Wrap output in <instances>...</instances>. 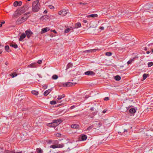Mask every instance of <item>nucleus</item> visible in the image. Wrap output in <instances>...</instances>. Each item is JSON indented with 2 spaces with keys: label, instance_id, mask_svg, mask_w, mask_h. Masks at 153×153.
I'll return each instance as SVG.
<instances>
[{
  "label": "nucleus",
  "instance_id": "1",
  "mask_svg": "<svg viewBox=\"0 0 153 153\" xmlns=\"http://www.w3.org/2000/svg\"><path fill=\"white\" fill-rule=\"evenodd\" d=\"M40 8V3L38 0L34 1L32 4V10L34 12H36L39 10Z\"/></svg>",
  "mask_w": 153,
  "mask_h": 153
},
{
  "label": "nucleus",
  "instance_id": "2",
  "mask_svg": "<svg viewBox=\"0 0 153 153\" xmlns=\"http://www.w3.org/2000/svg\"><path fill=\"white\" fill-rule=\"evenodd\" d=\"M76 83H73L71 82H66L63 83L62 85L64 87H69L72 86L76 84Z\"/></svg>",
  "mask_w": 153,
  "mask_h": 153
},
{
  "label": "nucleus",
  "instance_id": "3",
  "mask_svg": "<svg viewBox=\"0 0 153 153\" xmlns=\"http://www.w3.org/2000/svg\"><path fill=\"white\" fill-rule=\"evenodd\" d=\"M93 124L94 128L95 129H97L99 128L102 126V123L100 122H98L97 121L95 122H93Z\"/></svg>",
  "mask_w": 153,
  "mask_h": 153
},
{
  "label": "nucleus",
  "instance_id": "4",
  "mask_svg": "<svg viewBox=\"0 0 153 153\" xmlns=\"http://www.w3.org/2000/svg\"><path fill=\"white\" fill-rule=\"evenodd\" d=\"M33 34L30 30L28 29L25 31V34L28 39H29Z\"/></svg>",
  "mask_w": 153,
  "mask_h": 153
},
{
  "label": "nucleus",
  "instance_id": "5",
  "mask_svg": "<svg viewBox=\"0 0 153 153\" xmlns=\"http://www.w3.org/2000/svg\"><path fill=\"white\" fill-rule=\"evenodd\" d=\"M85 74L88 76H94L95 75V73L93 71H89L85 72Z\"/></svg>",
  "mask_w": 153,
  "mask_h": 153
},
{
  "label": "nucleus",
  "instance_id": "6",
  "mask_svg": "<svg viewBox=\"0 0 153 153\" xmlns=\"http://www.w3.org/2000/svg\"><path fill=\"white\" fill-rule=\"evenodd\" d=\"M57 124L55 123V122H53L52 123H48L47 124V126L51 127H54L57 126Z\"/></svg>",
  "mask_w": 153,
  "mask_h": 153
},
{
  "label": "nucleus",
  "instance_id": "7",
  "mask_svg": "<svg viewBox=\"0 0 153 153\" xmlns=\"http://www.w3.org/2000/svg\"><path fill=\"white\" fill-rule=\"evenodd\" d=\"M22 2L21 1H15L13 3V5L15 7H17V6H20L22 4Z\"/></svg>",
  "mask_w": 153,
  "mask_h": 153
},
{
  "label": "nucleus",
  "instance_id": "8",
  "mask_svg": "<svg viewBox=\"0 0 153 153\" xmlns=\"http://www.w3.org/2000/svg\"><path fill=\"white\" fill-rule=\"evenodd\" d=\"M87 138V136L85 134L81 135L79 137L80 140L84 141L86 140Z\"/></svg>",
  "mask_w": 153,
  "mask_h": 153
},
{
  "label": "nucleus",
  "instance_id": "9",
  "mask_svg": "<svg viewBox=\"0 0 153 153\" xmlns=\"http://www.w3.org/2000/svg\"><path fill=\"white\" fill-rule=\"evenodd\" d=\"M26 11V10L25 9V8H23V7H21L19 9L18 13L20 15H21V14L24 13Z\"/></svg>",
  "mask_w": 153,
  "mask_h": 153
},
{
  "label": "nucleus",
  "instance_id": "10",
  "mask_svg": "<svg viewBox=\"0 0 153 153\" xmlns=\"http://www.w3.org/2000/svg\"><path fill=\"white\" fill-rule=\"evenodd\" d=\"M67 12L66 10L64 9L61 10L59 12V14L62 16H65L67 14Z\"/></svg>",
  "mask_w": 153,
  "mask_h": 153
},
{
  "label": "nucleus",
  "instance_id": "11",
  "mask_svg": "<svg viewBox=\"0 0 153 153\" xmlns=\"http://www.w3.org/2000/svg\"><path fill=\"white\" fill-rule=\"evenodd\" d=\"M50 30V28L48 27H46L42 29L41 31V33L43 34L45 33L47 31H48Z\"/></svg>",
  "mask_w": 153,
  "mask_h": 153
},
{
  "label": "nucleus",
  "instance_id": "12",
  "mask_svg": "<svg viewBox=\"0 0 153 153\" xmlns=\"http://www.w3.org/2000/svg\"><path fill=\"white\" fill-rule=\"evenodd\" d=\"M26 36L25 34L24 33H23L22 34L19 39V41H22Z\"/></svg>",
  "mask_w": 153,
  "mask_h": 153
},
{
  "label": "nucleus",
  "instance_id": "13",
  "mask_svg": "<svg viewBox=\"0 0 153 153\" xmlns=\"http://www.w3.org/2000/svg\"><path fill=\"white\" fill-rule=\"evenodd\" d=\"M97 50L98 49H90V50H87L84 51L83 52H84V53L94 52H96Z\"/></svg>",
  "mask_w": 153,
  "mask_h": 153
},
{
  "label": "nucleus",
  "instance_id": "14",
  "mask_svg": "<svg viewBox=\"0 0 153 153\" xmlns=\"http://www.w3.org/2000/svg\"><path fill=\"white\" fill-rule=\"evenodd\" d=\"M30 7V5H29V3L27 2H26V3L23 6V8H24L26 10V11L28 10V8Z\"/></svg>",
  "mask_w": 153,
  "mask_h": 153
},
{
  "label": "nucleus",
  "instance_id": "15",
  "mask_svg": "<svg viewBox=\"0 0 153 153\" xmlns=\"http://www.w3.org/2000/svg\"><path fill=\"white\" fill-rule=\"evenodd\" d=\"M53 122H55L56 124H57V126L61 123L62 120L61 119H58L57 120H53Z\"/></svg>",
  "mask_w": 153,
  "mask_h": 153
},
{
  "label": "nucleus",
  "instance_id": "16",
  "mask_svg": "<svg viewBox=\"0 0 153 153\" xmlns=\"http://www.w3.org/2000/svg\"><path fill=\"white\" fill-rule=\"evenodd\" d=\"M51 89H49L48 90L45 91L43 94L44 96H46L48 95L49 93L51 91Z\"/></svg>",
  "mask_w": 153,
  "mask_h": 153
},
{
  "label": "nucleus",
  "instance_id": "17",
  "mask_svg": "<svg viewBox=\"0 0 153 153\" xmlns=\"http://www.w3.org/2000/svg\"><path fill=\"white\" fill-rule=\"evenodd\" d=\"M74 29L73 27H70L69 28H67L65 30V33H68L71 30H73Z\"/></svg>",
  "mask_w": 153,
  "mask_h": 153
},
{
  "label": "nucleus",
  "instance_id": "18",
  "mask_svg": "<svg viewBox=\"0 0 153 153\" xmlns=\"http://www.w3.org/2000/svg\"><path fill=\"white\" fill-rule=\"evenodd\" d=\"M98 16V15L97 14H91L90 15H88L86 16V17L87 18H90V17H97Z\"/></svg>",
  "mask_w": 153,
  "mask_h": 153
},
{
  "label": "nucleus",
  "instance_id": "19",
  "mask_svg": "<svg viewBox=\"0 0 153 153\" xmlns=\"http://www.w3.org/2000/svg\"><path fill=\"white\" fill-rule=\"evenodd\" d=\"M81 26V23L79 22L77 23L75 25L74 27H73L74 29L76 28H78L80 27Z\"/></svg>",
  "mask_w": 153,
  "mask_h": 153
},
{
  "label": "nucleus",
  "instance_id": "20",
  "mask_svg": "<svg viewBox=\"0 0 153 153\" xmlns=\"http://www.w3.org/2000/svg\"><path fill=\"white\" fill-rule=\"evenodd\" d=\"M23 22V21H22L21 19L20 18L18 19L16 21V23L17 25H19Z\"/></svg>",
  "mask_w": 153,
  "mask_h": 153
},
{
  "label": "nucleus",
  "instance_id": "21",
  "mask_svg": "<svg viewBox=\"0 0 153 153\" xmlns=\"http://www.w3.org/2000/svg\"><path fill=\"white\" fill-rule=\"evenodd\" d=\"M71 127L73 128H78L79 127V126L77 124H72L71 125Z\"/></svg>",
  "mask_w": 153,
  "mask_h": 153
},
{
  "label": "nucleus",
  "instance_id": "22",
  "mask_svg": "<svg viewBox=\"0 0 153 153\" xmlns=\"http://www.w3.org/2000/svg\"><path fill=\"white\" fill-rule=\"evenodd\" d=\"M36 63H32L29 65L28 66V67L32 68H35L36 67Z\"/></svg>",
  "mask_w": 153,
  "mask_h": 153
},
{
  "label": "nucleus",
  "instance_id": "23",
  "mask_svg": "<svg viewBox=\"0 0 153 153\" xmlns=\"http://www.w3.org/2000/svg\"><path fill=\"white\" fill-rule=\"evenodd\" d=\"M58 97L57 98L58 100H60L62 98H64L65 97V95L64 94L62 95H58Z\"/></svg>",
  "mask_w": 153,
  "mask_h": 153
},
{
  "label": "nucleus",
  "instance_id": "24",
  "mask_svg": "<svg viewBox=\"0 0 153 153\" xmlns=\"http://www.w3.org/2000/svg\"><path fill=\"white\" fill-rule=\"evenodd\" d=\"M10 46L15 48H18L17 45L15 43L13 44L12 43H10Z\"/></svg>",
  "mask_w": 153,
  "mask_h": 153
},
{
  "label": "nucleus",
  "instance_id": "25",
  "mask_svg": "<svg viewBox=\"0 0 153 153\" xmlns=\"http://www.w3.org/2000/svg\"><path fill=\"white\" fill-rule=\"evenodd\" d=\"M36 151L38 153H43V151L40 148H37Z\"/></svg>",
  "mask_w": 153,
  "mask_h": 153
},
{
  "label": "nucleus",
  "instance_id": "26",
  "mask_svg": "<svg viewBox=\"0 0 153 153\" xmlns=\"http://www.w3.org/2000/svg\"><path fill=\"white\" fill-rule=\"evenodd\" d=\"M136 110L134 108H131L129 110L130 113L131 114H134Z\"/></svg>",
  "mask_w": 153,
  "mask_h": 153
},
{
  "label": "nucleus",
  "instance_id": "27",
  "mask_svg": "<svg viewBox=\"0 0 153 153\" xmlns=\"http://www.w3.org/2000/svg\"><path fill=\"white\" fill-rule=\"evenodd\" d=\"M4 153H15V152L14 150H5L4 151Z\"/></svg>",
  "mask_w": 153,
  "mask_h": 153
},
{
  "label": "nucleus",
  "instance_id": "28",
  "mask_svg": "<svg viewBox=\"0 0 153 153\" xmlns=\"http://www.w3.org/2000/svg\"><path fill=\"white\" fill-rule=\"evenodd\" d=\"M73 66V65L71 63H69L67 65L66 68V69L67 70V69Z\"/></svg>",
  "mask_w": 153,
  "mask_h": 153
},
{
  "label": "nucleus",
  "instance_id": "29",
  "mask_svg": "<svg viewBox=\"0 0 153 153\" xmlns=\"http://www.w3.org/2000/svg\"><path fill=\"white\" fill-rule=\"evenodd\" d=\"M114 79L117 81H119L121 77L119 75H117L115 77Z\"/></svg>",
  "mask_w": 153,
  "mask_h": 153
},
{
  "label": "nucleus",
  "instance_id": "30",
  "mask_svg": "<svg viewBox=\"0 0 153 153\" xmlns=\"http://www.w3.org/2000/svg\"><path fill=\"white\" fill-rule=\"evenodd\" d=\"M31 93L32 94L35 95H37L39 94V92L36 91H32Z\"/></svg>",
  "mask_w": 153,
  "mask_h": 153
},
{
  "label": "nucleus",
  "instance_id": "31",
  "mask_svg": "<svg viewBox=\"0 0 153 153\" xmlns=\"http://www.w3.org/2000/svg\"><path fill=\"white\" fill-rule=\"evenodd\" d=\"M64 146L63 144L56 145L57 148H62Z\"/></svg>",
  "mask_w": 153,
  "mask_h": 153
},
{
  "label": "nucleus",
  "instance_id": "32",
  "mask_svg": "<svg viewBox=\"0 0 153 153\" xmlns=\"http://www.w3.org/2000/svg\"><path fill=\"white\" fill-rule=\"evenodd\" d=\"M112 53L111 52H106L105 53V55L108 56H110L111 55Z\"/></svg>",
  "mask_w": 153,
  "mask_h": 153
},
{
  "label": "nucleus",
  "instance_id": "33",
  "mask_svg": "<svg viewBox=\"0 0 153 153\" xmlns=\"http://www.w3.org/2000/svg\"><path fill=\"white\" fill-rule=\"evenodd\" d=\"M58 78V76L56 75H54L52 76V78L53 79H56Z\"/></svg>",
  "mask_w": 153,
  "mask_h": 153
},
{
  "label": "nucleus",
  "instance_id": "34",
  "mask_svg": "<svg viewBox=\"0 0 153 153\" xmlns=\"http://www.w3.org/2000/svg\"><path fill=\"white\" fill-rule=\"evenodd\" d=\"M153 65V63L152 62H149L148 63V65L149 67H150L152 66Z\"/></svg>",
  "mask_w": 153,
  "mask_h": 153
},
{
  "label": "nucleus",
  "instance_id": "35",
  "mask_svg": "<svg viewBox=\"0 0 153 153\" xmlns=\"http://www.w3.org/2000/svg\"><path fill=\"white\" fill-rule=\"evenodd\" d=\"M134 61V59H130L127 62L128 65L131 64L132 63V61Z\"/></svg>",
  "mask_w": 153,
  "mask_h": 153
},
{
  "label": "nucleus",
  "instance_id": "36",
  "mask_svg": "<svg viewBox=\"0 0 153 153\" xmlns=\"http://www.w3.org/2000/svg\"><path fill=\"white\" fill-rule=\"evenodd\" d=\"M56 103V101L53 100L50 102V104L51 105H55Z\"/></svg>",
  "mask_w": 153,
  "mask_h": 153
},
{
  "label": "nucleus",
  "instance_id": "37",
  "mask_svg": "<svg viewBox=\"0 0 153 153\" xmlns=\"http://www.w3.org/2000/svg\"><path fill=\"white\" fill-rule=\"evenodd\" d=\"M147 75H148V74H144L143 75V80H145L147 78Z\"/></svg>",
  "mask_w": 153,
  "mask_h": 153
},
{
  "label": "nucleus",
  "instance_id": "38",
  "mask_svg": "<svg viewBox=\"0 0 153 153\" xmlns=\"http://www.w3.org/2000/svg\"><path fill=\"white\" fill-rule=\"evenodd\" d=\"M93 128H94V127H93V125L92 124V125L89 126L87 128V130H88L89 131L91 129Z\"/></svg>",
  "mask_w": 153,
  "mask_h": 153
},
{
  "label": "nucleus",
  "instance_id": "39",
  "mask_svg": "<svg viewBox=\"0 0 153 153\" xmlns=\"http://www.w3.org/2000/svg\"><path fill=\"white\" fill-rule=\"evenodd\" d=\"M56 135L57 137H61L62 134L59 133H57L56 134Z\"/></svg>",
  "mask_w": 153,
  "mask_h": 153
},
{
  "label": "nucleus",
  "instance_id": "40",
  "mask_svg": "<svg viewBox=\"0 0 153 153\" xmlns=\"http://www.w3.org/2000/svg\"><path fill=\"white\" fill-rule=\"evenodd\" d=\"M9 49V47L8 45H6L5 47V50L7 52H9L8 50Z\"/></svg>",
  "mask_w": 153,
  "mask_h": 153
},
{
  "label": "nucleus",
  "instance_id": "41",
  "mask_svg": "<svg viewBox=\"0 0 153 153\" xmlns=\"http://www.w3.org/2000/svg\"><path fill=\"white\" fill-rule=\"evenodd\" d=\"M50 148H52L53 149L56 148H57L56 145H51L50 146Z\"/></svg>",
  "mask_w": 153,
  "mask_h": 153
},
{
  "label": "nucleus",
  "instance_id": "42",
  "mask_svg": "<svg viewBox=\"0 0 153 153\" xmlns=\"http://www.w3.org/2000/svg\"><path fill=\"white\" fill-rule=\"evenodd\" d=\"M12 78H13V77L16 76L17 75V74L15 73H13L12 74Z\"/></svg>",
  "mask_w": 153,
  "mask_h": 153
},
{
  "label": "nucleus",
  "instance_id": "43",
  "mask_svg": "<svg viewBox=\"0 0 153 153\" xmlns=\"http://www.w3.org/2000/svg\"><path fill=\"white\" fill-rule=\"evenodd\" d=\"M21 19L22 20V21H23V22L26 20V18H25L24 16L23 17H22Z\"/></svg>",
  "mask_w": 153,
  "mask_h": 153
},
{
  "label": "nucleus",
  "instance_id": "44",
  "mask_svg": "<svg viewBox=\"0 0 153 153\" xmlns=\"http://www.w3.org/2000/svg\"><path fill=\"white\" fill-rule=\"evenodd\" d=\"M48 7L50 9H53L54 8V7L53 6L51 5H49Z\"/></svg>",
  "mask_w": 153,
  "mask_h": 153
},
{
  "label": "nucleus",
  "instance_id": "45",
  "mask_svg": "<svg viewBox=\"0 0 153 153\" xmlns=\"http://www.w3.org/2000/svg\"><path fill=\"white\" fill-rule=\"evenodd\" d=\"M138 57V56H136L134 57L132 59H134V61L136 59H137Z\"/></svg>",
  "mask_w": 153,
  "mask_h": 153
},
{
  "label": "nucleus",
  "instance_id": "46",
  "mask_svg": "<svg viewBox=\"0 0 153 153\" xmlns=\"http://www.w3.org/2000/svg\"><path fill=\"white\" fill-rule=\"evenodd\" d=\"M24 17L25 18H26V20H27V19L29 17V16H28L27 15H26V14H24Z\"/></svg>",
  "mask_w": 153,
  "mask_h": 153
},
{
  "label": "nucleus",
  "instance_id": "47",
  "mask_svg": "<svg viewBox=\"0 0 153 153\" xmlns=\"http://www.w3.org/2000/svg\"><path fill=\"white\" fill-rule=\"evenodd\" d=\"M104 100L107 101L109 100V98L108 97H105L104 99Z\"/></svg>",
  "mask_w": 153,
  "mask_h": 153
},
{
  "label": "nucleus",
  "instance_id": "48",
  "mask_svg": "<svg viewBox=\"0 0 153 153\" xmlns=\"http://www.w3.org/2000/svg\"><path fill=\"white\" fill-rule=\"evenodd\" d=\"M79 4H80L85 5V4H87V3H83L82 2H80V3H79Z\"/></svg>",
  "mask_w": 153,
  "mask_h": 153
},
{
  "label": "nucleus",
  "instance_id": "49",
  "mask_svg": "<svg viewBox=\"0 0 153 153\" xmlns=\"http://www.w3.org/2000/svg\"><path fill=\"white\" fill-rule=\"evenodd\" d=\"M42 63V60H39L37 62V63H38L39 64H40Z\"/></svg>",
  "mask_w": 153,
  "mask_h": 153
},
{
  "label": "nucleus",
  "instance_id": "50",
  "mask_svg": "<svg viewBox=\"0 0 153 153\" xmlns=\"http://www.w3.org/2000/svg\"><path fill=\"white\" fill-rule=\"evenodd\" d=\"M51 32H53V33H57V32L55 30H51Z\"/></svg>",
  "mask_w": 153,
  "mask_h": 153
},
{
  "label": "nucleus",
  "instance_id": "51",
  "mask_svg": "<svg viewBox=\"0 0 153 153\" xmlns=\"http://www.w3.org/2000/svg\"><path fill=\"white\" fill-rule=\"evenodd\" d=\"M75 107V105H72V106L70 108L71 109H73Z\"/></svg>",
  "mask_w": 153,
  "mask_h": 153
},
{
  "label": "nucleus",
  "instance_id": "52",
  "mask_svg": "<svg viewBox=\"0 0 153 153\" xmlns=\"http://www.w3.org/2000/svg\"><path fill=\"white\" fill-rule=\"evenodd\" d=\"M43 17H45V18L48 19L49 18V16H48L47 15L44 16H43Z\"/></svg>",
  "mask_w": 153,
  "mask_h": 153
},
{
  "label": "nucleus",
  "instance_id": "53",
  "mask_svg": "<svg viewBox=\"0 0 153 153\" xmlns=\"http://www.w3.org/2000/svg\"><path fill=\"white\" fill-rule=\"evenodd\" d=\"M48 86L47 85L43 86V88L44 89H46L47 88Z\"/></svg>",
  "mask_w": 153,
  "mask_h": 153
},
{
  "label": "nucleus",
  "instance_id": "54",
  "mask_svg": "<svg viewBox=\"0 0 153 153\" xmlns=\"http://www.w3.org/2000/svg\"><path fill=\"white\" fill-rule=\"evenodd\" d=\"M99 28L102 30H103L104 29V27H100Z\"/></svg>",
  "mask_w": 153,
  "mask_h": 153
},
{
  "label": "nucleus",
  "instance_id": "55",
  "mask_svg": "<svg viewBox=\"0 0 153 153\" xmlns=\"http://www.w3.org/2000/svg\"><path fill=\"white\" fill-rule=\"evenodd\" d=\"M94 108H93V107H91V108H90V110L91 111H94Z\"/></svg>",
  "mask_w": 153,
  "mask_h": 153
},
{
  "label": "nucleus",
  "instance_id": "56",
  "mask_svg": "<svg viewBox=\"0 0 153 153\" xmlns=\"http://www.w3.org/2000/svg\"><path fill=\"white\" fill-rule=\"evenodd\" d=\"M48 12H47V11L46 10H45L44 12H43V13L44 14H46V13H47Z\"/></svg>",
  "mask_w": 153,
  "mask_h": 153
},
{
  "label": "nucleus",
  "instance_id": "57",
  "mask_svg": "<svg viewBox=\"0 0 153 153\" xmlns=\"http://www.w3.org/2000/svg\"><path fill=\"white\" fill-rule=\"evenodd\" d=\"M107 110L105 109H104L103 110V111H102V113H105L106 111Z\"/></svg>",
  "mask_w": 153,
  "mask_h": 153
},
{
  "label": "nucleus",
  "instance_id": "58",
  "mask_svg": "<svg viewBox=\"0 0 153 153\" xmlns=\"http://www.w3.org/2000/svg\"><path fill=\"white\" fill-rule=\"evenodd\" d=\"M83 22L84 23H86L87 22V21L85 20H83Z\"/></svg>",
  "mask_w": 153,
  "mask_h": 153
},
{
  "label": "nucleus",
  "instance_id": "59",
  "mask_svg": "<svg viewBox=\"0 0 153 153\" xmlns=\"http://www.w3.org/2000/svg\"><path fill=\"white\" fill-rule=\"evenodd\" d=\"M128 129H124V131H123V132H127L128 131Z\"/></svg>",
  "mask_w": 153,
  "mask_h": 153
},
{
  "label": "nucleus",
  "instance_id": "60",
  "mask_svg": "<svg viewBox=\"0 0 153 153\" xmlns=\"http://www.w3.org/2000/svg\"><path fill=\"white\" fill-rule=\"evenodd\" d=\"M30 12H27L26 13H25V14H26V15H27L28 14H29L30 13Z\"/></svg>",
  "mask_w": 153,
  "mask_h": 153
},
{
  "label": "nucleus",
  "instance_id": "61",
  "mask_svg": "<svg viewBox=\"0 0 153 153\" xmlns=\"http://www.w3.org/2000/svg\"><path fill=\"white\" fill-rule=\"evenodd\" d=\"M5 23V22L4 21H3L2 22H1V24H3Z\"/></svg>",
  "mask_w": 153,
  "mask_h": 153
},
{
  "label": "nucleus",
  "instance_id": "62",
  "mask_svg": "<svg viewBox=\"0 0 153 153\" xmlns=\"http://www.w3.org/2000/svg\"><path fill=\"white\" fill-rule=\"evenodd\" d=\"M144 50H147V48L145 47L144 48Z\"/></svg>",
  "mask_w": 153,
  "mask_h": 153
},
{
  "label": "nucleus",
  "instance_id": "63",
  "mask_svg": "<svg viewBox=\"0 0 153 153\" xmlns=\"http://www.w3.org/2000/svg\"><path fill=\"white\" fill-rule=\"evenodd\" d=\"M63 105V103H61V104H59V105H58V106H60L62 105Z\"/></svg>",
  "mask_w": 153,
  "mask_h": 153
},
{
  "label": "nucleus",
  "instance_id": "64",
  "mask_svg": "<svg viewBox=\"0 0 153 153\" xmlns=\"http://www.w3.org/2000/svg\"><path fill=\"white\" fill-rule=\"evenodd\" d=\"M5 64L6 65H8V62H5Z\"/></svg>",
  "mask_w": 153,
  "mask_h": 153
}]
</instances>
